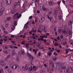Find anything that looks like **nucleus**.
<instances>
[{
	"label": "nucleus",
	"instance_id": "obj_1",
	"mask_svg": "<svg viewBox=\"0 0 73 73\" xmlns=\"http://www.w3.org/2000/svg\"><path fill=\"white\" fill-rule=\"evenodd\" d=\"M19 66L18 65H16V64H14L11 67V69H14L15 70V69H19Z\"/></svg>",
	"mask_w": 73,
	"mask_h": 73
},
{
	"label": "nucleus",
	"instance_id": "obj_2",
	"mask_svg": "<svg viewBox=\"0 0 73 73\" xmlns=\"http://www.w3.org/2000/svg\"><path fill=\"white\" fill-rule=\"evenodd\" d=\"M20 4V3L19 1H18L17 2H15L13 5V8H16V7H17V5H19Z\"/></svg>",
	"mask_w": 73,
	"mask_h": 73
},
{
	"label": "nucleus",
	"instance_id": "obj_3",
	"mask_svg": "<svg viewBox=\"0 0 73 73\" xmlns=\"http://www.w3.org/2000/svg\"><path fill=\"white\" fill-rule=\"evenodd\" d=\"M28 54L27 56L29 57V59L30 60H34V58L32 56L31 54L28 53Z\"/></svg>",
	"mask_w": 73,
	"mask_h": 73
},
{
	"label": "nucleus",
	"instance_id": "obj_4",
	"mask_svg": "<svg viewBox=\"0 0 73 73\" xmlns=\"http://www.w3.org/2000/svg\"><path fill=\"white\" fill-rule=\"evenodd\" d=\"M47 17L48 19H49V20H50L51 23H53V19L52 17H49V15H47Z\"/></svg>",
	"mask_w": 73,
	"mask_h": 73
},
{
	"label": "nucleus",
	"instance_id": "obj_5",
	"mask_svg": "<svg viewBox=\"0 0 73 73\" xmlns=\"http://www.w3.org/2000/svg\"><path fill=\"white\" fill-rule=\"evenodd\" d=\"M44 7V5L42 4H40L39 5L38 8L39 9H40L41 10V9H42Z\"/></svg>",
	"mask_w": 73,
	"mask_h": 73
},
{
	"label": "nucleus",
	"instance_id": "obj_6",
	"mask_svg": "<svg viewBox=\"0 0 73 73\" xmlns=\"http://www.w3.org/2000/svg\"><path fill=\"white\" fill-rule=\"evenodd\" d=\"M1 10V15L3 14V12L5 11V9L4 7H2L0 9Z\"/></svg>",
	"mask_w": 73,
	"mask_h": 73
},
{
	"label": "nucleus",
	"instance_id": "obj_7",
	"mask_svg": "<svg viewBox=\"0 0 73 73\" xmlns=\"http://www.w3.org/2000/svg\"><path fill=\"white\" fill-rule=\"evenodd\" d=\"M6 3L7 5H9L11 3V0H6Z\"/></svg>",
	"mask_w": 73,
	"mask_h": 73
},
{
	"label": "nucleus",
	"instance_id": "obj_8",
	"mask_svg": "<svg viewBox=\"0 0 73 73\" xmlns=\"http://www.w3.org/2000/svg\"><path fill=\"white\" fill-rule=\"evenodd\" d=\"M52 66L55 69H56L57 68V64L55 63H53L52 65Z\"/></svg>",
	"mask_w": 73,
	"mask_h": 73
},
{
	"label": "nucleus",
	"instance_id": "obj_9",
	"mask_svg": "<svg viewBox=\"0 0 73 73\" xmlns=\"http://www.w3.org/2000/svg\"><path fill=\"white\" fill-rule=\"evenodd\" d=\"M65 51H66V54H68V53H69L68 51H71V52H72V51H73V49L71 50L70 49H68V48H66V49H65Z\"/></svg>",
	"mask_w": 73,
	"mask_h": 73
},
{
	"label": "nucleus",
	"instance_id": "obj_10",
	"mask_svg": "<svg viewBox=\"0 0 73 73\" xmlns=\"http://www.w3.org/2000/svg\"><path fill=\"white\" fill-rule=\"evenodd\" d=\"M3 52L4 54H8V51L6 50H3Z\"/></svg>",
	"mask_w": 73,
	"mask_h": 73
},
{
	"label": "nucleus",
	"instance_id": "obj_11",
	"mask_svg": "<svg viewBox=\"0 0 73 73\" xmlns=\"http://www.w3.org/2000/svg\"><path fill=\"white\" fill-rule=\"evenodd\" d=\"M64 71L66 73H70V70L68 69H66L64 70Z\"/></svg>",
	"mask_w": 73,
	"mask_h": 73
},
{
	"label": "nucleus",
	"instance_id": "obj_12",
	"mask_svg": "<svg viewBox=\"0 0 73 73\" xmlns=\"http://www.w3.org/2000/svg\"><path fill=\"white\" fill-rule=\"evenodd\" d=\"M19 16V13H17L16 14H15L14 15V19L17 18V17Z\"/></svg>",
	"mask_w": 73,
	"mask_h": 73
},
{
	"label": "nucleus",
	"instance_id": "obj_13",
	"mask_svg": "<svg viewBox=\"0 0 73 73\" xmlns=\"http://www.w3.org/2000/svg\"><path fill=\"white\" fill-rule=\"evenodd\" d=\"M15 27H16V26L14 25H12L11 28V29L12 30L11 32H12V31L15 30Z\"/></svg>",
	"mask_w": 73,
	"mask_h": 73
},
{
	"label": "nucleus",
	"instance_id": "obj_14",
	"mask_svg": "<svg viewBox=\"0 0 73 73\" xmlns=\"http://www.w3.org/2000/svg\"><path fill=\"white\" fill-rule=\"evenodd\" d=\"M47 29V26L45 25L44 26H43L42 28V29L44 30V29L46 30Z\"/></svg>",
	"mask_w": 73,
	"mask_h": 73
},
{
	"label": "nucleus",
	"instance_id": "obj_15",
	"mask_svg": "<svg viewBox=\"0 0 73 73\" xmlns=\"http://www.w3.org/2000/svg\"><path fill=\"white\" fill-rule=\"evenodd\" d=\"M32 70H33V67H32V66H31L29 68V72H31V71H32Z\"/></svg>",
	"mask_w": 73,
	"mask_h": 73
},
{
	"label": "nucleus",
	"instance_id": "obj_16",
	"mask_svg": "<svg viewBox=\"0 0 73 73\" xmlns=\"http://www.w3.org/2000/svg\"><path fill=\"white\" fill-rule=\"evenodd\" d=\"M49 62L50 65V66L52 65L53 63H54L53 62V61H52V60H49Z\"/></svg>",
	"mask_w": 73,
	"mask_h": 73
},
{
	"label": "nucleus",
	"instance_id": "obj_17",
	"mask_svg": "<svg viewBox=\"0 0 73 73\" xmlns=\"http://www.w3.org/2000/svg\"><path fill=\"white\" fill-rule=\"evenodd\" d=\"M68 59L70 60H71L72 61H73V56L72 55L70 56L69 57Z\"/></svg>",
	"mask_w": 73,
	"mask_h": 73
},
{
	"label": "nucleus",
	"instance_id": "obj_18",
	"mask_svg": "<svg viewBox=\"0 0 73 73\" xmlns=\"http://www.w3.org/2000/svg\"><path fill=\"white\" fill-rule=\"evenodd\" d=\"M48 4L49 5H53L54 4L53 3V2L52 1H49L48 2Z\"/></svg>",
	"mask_w": 73,
	"mask_h": 73
},
{
	"label": "nucleus",
	"instance_id": "obj_19",
	"mask_svg": "<svg viewBox=\"0 0 73 73\" xmlns=\"http://www.w3.org/2000/svg\"><path fill=\"white\" fill-rule=\"evenodd\" d=\"M33 71H34V72H36L37 69V68L36 66H33Z\"/></svg>",
	"mask_w": 73,
	"mask_h": 73
},
{
	"label": "nucleus",
	"instance_id": "obj_20",
	"mask_svg": "<svg viewBox=\"0 0 73 73\" xmlns=\"http://www.w3.org/2000/svg\"><path fill=\"white\" fill-rule=\"evenodd\" d=\"M58 33H61V31H62V28L60 27L58 28Z\"/></svg>",
	"mask_w": 73,
	"mask_h": 73
},
{
	"label": "nucleus",
	"instance_id": "obj_21",
	"mask_svg": "<svg viewBox=\"0 0 73 73\" xmlns=\"http://www.w3.org/2000/svg\"><path fill=\"white\" fill-rule=\"evenodd\" d=\"M60 68L61 69H62V70L63 69H66V67L64 66H62L60 67Z\"/></svg>",
	"mask_w": 73,
	"mask_h": 73
},
{
	"label": "nucleus",
	"instance_id": "obj_22",
	"mask_svg": "<svg viewBox=\"0 0 73 73\" xmlns=\"http://www.w3.org/2000/svg\"><path fill=\"white\" fill-rule=\"evenodd\" d=\"M28 66H29V65L28 64H26L25 65V69L26 70H28Z\"/></svg>",
	"mask_w": 73,
	"mask_h": 73
},
{
	"label": "nucleus",
	"instance_id": "obj_23",
	"mask_svg": "<svg viewBox=\"0 0 73 73\" xmlns=\"http://www.w3.org/2000/svg\"><path fill=\"white\" fill-rule=\"evenodd\" d=\"M0 64L2 65L3 66H5V63L4 62H1Z\"/></svg>",
	"mask_w": 73,
	"mask_h": 73
},
{
	"label": "nucleus",
	"instance_id": "obj_24",
	"mask_svg": "<svg viewBox=\"0 0 73 73\" xmlns=\"http://www.w3.org/2000/svg\"><path fill=\"white\" fill-rule=\"evenodd\" d=\"M16 10L15 9H13L11 11L12 14H13L14 13H15V12H16Z\"/></svg>",
	"mask_w": 73,
	"mask_h": 73
},
{
	"label": "nucleus",
	"instance_id": "obj_25",
	"mask_svg": "<svg viewBox=\"0 0 73 73\" xmlns=\"http://www.w3.org/2000/svg\"><path fill=\"white\" fill-rule=\"evenodd\" d=\"M41 20L42 21H45V18H44V17H42L41 18Z\"/></svg>",
	"mask_w": 73,
	"mask_h": 73
},
{
	"label": "nucleus",
	"instance_id": "obj_26",
	"mask_svg": "<svg viewBox=\"0 0 73 73\" xmlns=\"http://www.w3.org/2000/svg\"><path fill=\"white\" fill-rule=\"evenodd\" d=\"M57 65L59 66H61V62H59L58 63H56Z\"/></svg>",
	"mask_w": 73,
	"mask_h": 73
},
{
	"label": "nucleus",
	"instance_id": "obj_27",
	"mask_svg": "<svg viewBox=\"0 0 73 73\" xmlns=\"http://www.w3.org/2000/svg\"><path fill=\"white\" fill-rule=\"evenodd\" d=\"M30 22L29 21H28L27 23L25 25V27H27V26L28 25V24H29Z\"/></svg>",
	"mask_w": 73,
	"mask_h": 73
},
{
	"label": "nucleus",
	"instance_id": "obj_28",
	"mask_svg": "<svg viewBox=\"0 0 73 73\" xmlns=\"http://www.w3.org/2000/svg\"><path fill=\"white\" fill-rule=\"evenodd\" d=\"M31 66H33V64L34 63V62H33V60H32L31 61Z\"/></svg>",
	"mask_w": 73,
	"mask_h": 73
},
{
	"label": "nucleus",
	"instance_id": "obj_29",
	"mask_svg": "<svg viewBox=\"0 0 73 73\" xmlns=\"http://www.w3.org/2000/svg\"><path fill=\"white\" fill-rule=\"evenodd\" d=\"M5 6V3L4 2H2L1 3V6L2 7H4Z\"/></svg>",
	"mask_w": 73,
	"mask_h": 73
},
{
	"label": "nucleus",
	"instance_id": "obj_30",
	"mask_svg": "<svg viewBox=\"0 0 73 73\" xmlns=\"http://www.w3.org/2000/svg\"><path fill=\"white\" fill-rule=\"evenodd\" d=\"M59 19L60 20H61V19H62V16L61 15H60L59 17Z\"/></svg>",
	"mask_w": 73,
	"mask_h": 73
},
{
	"label": "nucleus",
	"instance_id": "obj_31",
	"mask_svg": "<svg viewBox=\"0 0 73 73\" xmlns=\"http://www.w3.org/2000/svg\"><path fill=\"white\" fill-rule=\"evenodd\" d=\"M72 21H70L68 22V25H72Z\"/></svg>",
	"mask_w": 73,
	"mask_h": 73
},
{
	"label": "nucleus",
	"instance_id": "obj_32",
	"mask_svg": "<svg viewBox=\"0 0 73 73\" xmlns=\"http://www.w3.org/2000/svg\"><path fill=\"white\" fill-rule=\"evenodd\" d=\"M16 60L18 62H19V61H20V60L19 59V57H17L16 58Z\"/></svg>",
	"mask_w": 73,
	"mask_h": 73
},
{
	"label": "nucleus",
	"instance_id": "obj_33",
	"mask_svg": "<svg viewBox=\"0 0 73 73\" xmlns=\"http://www.w3.org/2000/svg\"><path fill=\"white\" fill-rule=\"evenodd\" d=\"M44 70H41L39 71L40 73H44Z\"/></svg>",
	"mask_w": 73,
	"mask_h": 73
},
{
	"label": "nucleus",
	"instance_id": "obj_34",
	"mask_svg": "<svg viewBox=\"0 0 73 73\" xmlns=\"http://www.w3.org/2000/svg\"><path fill=\"white\" fill-rule=\"evenodd\" d=\"M61 68H59L58 70L59 71V72H60V73H62V70H61Z\"/></svg>",
	"mask_w": 73,
	"mask_h": 73
},
{
	"label": "nucleus",
	"instance_id": "obj_35",
	"mask_svg": "<svg viewBox=\"0 0 73 73\" xmlns=\"http://www.w3.org/2000/svg\"><path fill=\"white\" fill-rule=\"evenodd\" d=\"M10 57H11V56L10 55H7V56L6 58V60H8V58H10Z\"/></svg>",
	"mask_w": 73,
	"mask_h": 73
},
{
	"label": "nucleus",
	"instance_id": "obj_36",
	"mask_svg": "<svg viewBox=\"0 0 73 73\" xmlns=\"http://www.w3.org/2000/svg\"><path fill=\"white\" fill-rule=\"evenodd\" d=\"M0 73H4V71L3 69H1L0 70Z\"/></svg>",
	"mask_w": 73,
	"mask_h": 73
},
{
	"label": "nucleus",
	"instance_id": "obj_37",
	"mask_svg": "<svg viewBox=\"0 0 73 73\" xmlns=\"http://www.w3.org/2000/svg\"><path fill=\"white\" fill-rule=\"evenodd\" d=\"M47 54H48V55L49 56H51V54H52V53L50 52H48L47 53Z\"/></svg>",
	"mask_w": 73,
	"mask_h": 73
},
{
	"label": "nucleus",
	"instance_id": "obj_38",
	"mask_svg": "<svg viewBox=\"0 0 73 73\" xmlns=\"http://www.w3.org/2000/svg\"><path fill=\"white\" fill-rule=\"evenodd\" d=\"M57 12H58V11L57 10H55L54 11V13L57 14Z\"/></svg>",
	"mask_w": 73,
	"mask_h": 73
},
{
	"label": "nucleus",
	"instance_id": "obj_39",
	"mask_svg": "<svg viewBox=\"0 0 73 73\" xmlns=\"http://www.w3.org/2000/svg\"><path fill=\"white\" fill-rule=\"evenodd\" d=\"M11 19V18L10 17H9L7 18V20H8V21H9V20H10Z\"/></svg>",
	"mask_w": 73,
	"mask_h": 73
},
{
	"label": "nucleus",
	"instance_id": "obj_40",
	"mask_svg": "<svg viewBox=\"0 0 73 73\" xmlns=\"http://www.w3.org/2000/svg\"><path fill=\"white\" fill-rule=\"evenodd\" d=\"M22 69L23 70H26V69H25V68L24 66H22Z\"/></svg>",
	"mask_w": 73,
	"mask_h": 73
},
{
	"label": "nucleus",
	"instance_id": "obj_41",
	"mask_svg": "<svg viewBox=\"0 0 73 73\" xmlns=\"http://www.w3.org/2000/svg\"><path fill=\"white\" fill-rule=\"evenodd\" d=\"M43 11H46V10H47V9H46V8H45V7H43Z\"/></svg>",
	"mask_w": 73,
	"mask_h": 73
},
{
	"label": "nucleus",
	"instance_id": "obj_42",
	"mask_svg": "<svg viewBox=\"0 0 73 73\" xmlns=\"http://www.w3.org/2000/svg\"><path fill=\"white\" fill-rule=\"evenodd\" d=\"M36 31H37V30H34L33 29L32 30V31L33 32H36Z\"/></svg>",
	"mask_w": 73,
	"mask_h": 73
},
{
	"label": "nucleus",
	"instance_id": "obj_43",
	"mask_svg": "<svg viewBox=\"0 0 73 73\" xmlns=\"http://www.w3.org/2000/svg\"><path fill=\"white\" fill-rule=\"evenodd\" d=\"M25 46H26V48H29V45L28 44H26V45Z\"/></svg>",
	"mask_w": 73,
	"mask_h": 73
},
{
	"label": "nucleus",
	"instance_id": "obj_44",
	"mask_svg": "<svg viewBox=\"0 0 73 73\" xmlns=\"http://www.w3.org/2000/svg\"><path fill=\"white\" fill-rule=\"evenodd\" d=\"M25 42V41L24 40H23L22 42H21V44H23V45H25V43H24V42Z\"/></svg>",
	"mask_w": 73,
	"mask_h": 73
},
{
	"label": "nucleus",
	"instance_id": "obj_45",
	"mask_svg": "<svg viewBox=\"0 0 73 73\" xmlns=\"http://www.w3.org/2000/svg\"><path fill=\"white\" fill-rule=\"evenodd\" d=\"M21 14H20L19 16H18V17H17V19H19V18L20 17H21Z\"/></svg>",
	"mask_w": 73,
	"mask_h": 73
},
{
	"label": "nucleus",
	"instance_id": "obj_46",
	"mask_svg": "<svg viewBox=\"0 0 73 73\" xmlns=\"http://www.w3.org/2000/svg\"><path fill=\"white\" fill-rule=\"evenodd\" d=\"M57 57H56L54 58H53V60L54 61H55L57 60Z\"/></svg>",
	"mask_w": 73,
	"mask_h": 73
},
{
	"label": "nucleus",
	"instance_id": "obj_47",
	"mask_svg": "<svg viewBox=\"0 0 73 73\" xmlns=\"http://www.w3.org/2000/svg\"><path fill=\"white\" fill-rule=\"evenodd\" d=\"M40 49H44V47L42 46L41 45L40 46Z\"/></svg>",
	"mask_w": 73,
	"mask_h": 73
},
{
	"label": "nucleus",
	"instance_id": "obj_48",
	"mask_svg": "<svg viewBox=\"0 0 73 73\" xmlns=\"http://www.w3.org/2000/svg\"><path fill=\"white\" fill-rule=\"evenodd\" d=\"M69 33L70 35H72V31H71L70 30L69 32Z\"/></svg>",
	"mask_w": 73,
	"mask_h": 73
},
{
	"label": "nucleus",
	"instance_id": "obj_49",
	"mask_svg": "<svg viewBox=\"0 0 73 73\" xmlns=\"http://www.w3.org/2000/svg\"><path fill=\"white\" fill-rule=\"evenodd\" d=\"M16 21H14V24L15 25H17V24H16Z\"/></svg>",
	"mask_w": 73,
	"mask_h": 73
},
{
	"label": "nucleus",
	"instance_id": "obj_50",
	"mask_svg": "<svg viewBox=\"0 0 73 73\" xmlns=\"http://www.w3.org/2000/svg\"><path fill=\"white\" fill-rule=\"evenodd\" d=\"M4 48L5 49H8V47L7 46H4Z\"/></svg>",
	"mask_w": 73,
	"mask_h": 73
},
{
	"label": "nucleus",
	"instance_id": "obj_51",
	"mask_svg": "<svg viewBox=\"0 0 73 73\" xmlns=\"http://www.w3.org/2000/svg\"><path fill=\"white\" fill-rule=\"evenodd\" d=\"M41 42H39L38 43V47H39V46H40V45H41Z\"/></svg>",
	"mask_w": 73,
	"mask_h": 73
},
{
	"label": "nucleus",
	"instance_id": "obj_52",
	"mask_svg": "<svg viewBox=\"0 0 73 73\" xmlns=\"http://www.w3.org/2000/svg\"><path fill=\"white\" fill-rule=\"evenodd\" d=\"M8 72H9V73H11V72H12V71H11V70L10 69H9L8 70Z\"/></svg>",
	"mask_w": 73,
	"mask_h": 73
},
{
	"label": "nucleus",
	"instance_id": "obj_53",
	"mask_svg": "<svg viewBox=\"0 0 73 73\" xmlns=\"http://www.w3.org/2000/svg\"><path fill=\"white\" fill-rule=\"evenodd\" d=\"M16 54V53H15L14 52H13L12 53V55L15 56V54Z\"/></svg>",
	"mask_w": 73,
	"mask_h": 73
},
{
	"label": "nucleus",
	"instance_id": "obj_54",
	"mask_svg": "<svg viewBox=\"0 0 73 73\" xmlns=\"http://www.w3.org/2000/svg\"><path fill=\"white\" fill-rule=\"evenodd\" d=\"M57 14L54 13V15L55 17H56L57 16Z\"/></svg>",
	"mask_w": 73,
	"mask_h": 73
},
{
	"label": "nucleus",
	"instance_id": "obj_55",
	"mask_svg": "<svg viewBox=\"0 0 73 73\" xmlns=\"http://www.w3.org/2000/svg\"><path fill=\"white\" fill-rule=\"evenodd\" d=\"M3 33L5 34H7V33H8V32L6 31H4Z\"/></svg>",
	"mask_w": 73,
	"mask_h": 73
},
{
	"label": "nucleus",
	"instance_id": "obj_56",
	"mask_svg": "<svg viewBox=\"0 0 73 73\" xmlns=\"http://www.w3.org/2000/svg\"><path fill=\"white\" fill-rule=\"evenodd\" d=\"M43 50H44V52H47V51H48V50L46 49L45 50L44 49H43Z\"/></svg>",
	"mask_w": 73,
	"mask_h": 73
},
{
	"label": "nucleus",
	"instance_id": "obj_57",
	"mask_svg": "<svg viewBox=\"0 0 73 73\" xmlns=\"http://www.w3.org/2000/svg\"><path fill=\"white\" fill-rule=\"evenodd\" d=\"M54 54L55 55V56H57V54L56 53V52H54Z\"/></svg>",
	"mask_w": 73,
	"mask_h": 73
},
{
	"label": "nucleus",
	"instance_id": "obj_58",
	"mask_svg": "<svg viewBox=\"0 0 73 73\" xmlns=\"http://www.w3.org/2000/svg\"><path fill=\"white\" fill-rule=\"evenodd\" d=\"M48 72H49V73H52L50 70H48Z\"/></svg>",
	"mask_w": 73,
	"mask_h": 73
},
{
	"label": "nucleus",
	"instance_id": "obj_59",
	"mask_svg": "<svg viewBox=\"0 0 73 73\" xmlns=\"http://www.w3.org/2000/svg\"><path fill=\"white\" fill-rule=\"evenodd\" d=\"M40 37H41V38H45V37L44 36V35L43 36H40Z\"/></svg>",
	"mask_w": 73,
	"mask_h": 73
},
{
	"label": "nucleus",
	"instance_id": "obj_60",
	"mask_svg": "<svg viewBox=\"0 0 73 73\" xmlns=\"http://www.w3.org/2000/svg\"><path fill=\"white\" fill-rule=\"evenodd\" d=\"M66 30H67V33H68L69 32V28H67Z\"/></svg>",
	"mask_w": 73,
	"mask_h": 73
},
{
	"label": "nucleus",
	"instance_id": "obj_61",
	"mask_svg": "<svg viewBox=\"0 0 73 73\" xmlns=\"http://www.w3.org/2000/svg\"><path fill=\"white\" fill-rule=\"evenodd\" d=\"M63 32L64 33H66V34H67V33H68V32H66V31L65 30H64Z\"/></svg>",
	"mask_w": 73,
	"mask_h": 73
},
{
	"label": "nucleus",
	"instance_id": "obj_62",
	"mask_svg": "<svg viewBox=\"0 0 73 73\" xmlns=\"http://www.w3.org/2000/svg\"><path fill=\"white\" fill-rule=\"evenodd\" d=\"M39 56H41V52H39L38 54Z\"/></svg>",
	"mask_w": 73,
	"mask_h": 73
},
{
	"label": "nucleus",
	"instance_id": "obj_63",
	"mask_svg": "<svg viewBox=\"0 0 73 73\" xmlns=\"http://www.w3.org/2000/svg\"><path fill=\"white\" fill-rule=\"evenodd\" d=\"M10 48H12V49H13V48H14V46H10Z\"/></svg>",
	"mask_w": 73,
	"mask_h": 73
},
{
	"label": "nucleus",
	"instance_id": "obj_64",
	"mask_svg": "<svg viewBox=\"0 0 73 73\" xmlns=\"http://www.w3.org/2000/svg\"><path fill=\"white\" fill-rule=\"evenodd\" d=\"M21 53L23 55L24 54V53L23 52V51H21Z\"/></svg>",
	"mask_w": 73,
	"mask_h": 73
}]
</instances>
